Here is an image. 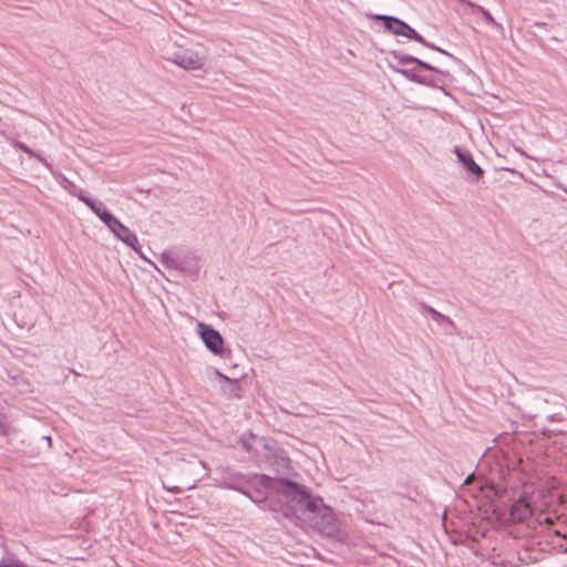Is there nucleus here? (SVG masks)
Returning <instances> with one entry per match:
<instances>
[{
  "instance_id": "16",
  "label": "nucleus",
  "mask_w": 567,
  "mask_h": 567,
  "mask_svg": "<svg viewBox=\"0 0 567 567\" xmlns=\"http://www.w3.org/2000/svg\"><path fill=\"white\" fill-rule=\"evenodd\" d=\"M478 10L482 12L486 22H488L491 24H496L493 16L489 13V11L485 10L483 7H478Z\"/></svg>"
},
{
  "instance_id": "1",
  "label": "nucleus",
  "mask_w": 567,
  "mask_h": 567,
  "mask_svg": "<svg viewBox=\"0 0 567 567\" xmlns=\"http://www.w3.org/2000/svg\"><path fill=\"white\" fill-rule=\"evenodd\" d=\"M260 483L264 487H275L277 491L282 493L296 516L303 519L306 516V508L308 506L307 501H310L311 497V494L306 489V487L287 478H281L274 484V480L267 475L260 476Z\"/></svg>"
},
{
  "instance_id": "24",
  "label": "nucleus",
  "mask_w": 567,
  "mask_h": 567,
  "mask_svg": "<svg viewBox=\"0 0 567 567\" xmlns=\"http://www.w3.org/2000/svg\"><path fill=\"white\" fill-rule=\"evenodd\" d=\"M42 439L44 441H47L49 445L51 444V437L50 436H43Z\"/></svg>"
},
{
  "instance_id": "5",
  "label": "nucleus",
  "mask_w": 567,
  "mask_h": 567,
  "mask_svg": "<svg viewBox=\"0 0 567 567\" xmlns=\"http://www.w3.org/2000/svg\"><path fill=\"white\" fill-rule=\"evenodd\" d=\"M309 524L328 536L333 535L338 530L332 509L328 506L323 508L319 517H316V519Z\"/></svg>"
},
{
  "instance_id": "26",
  "label": "nucleus",
  "mask_w": 567,
  "mask_h": 567,
  "mask_svg": "<svg viewBox=\"0 0 567 567\" xmlns=\"http://www.w3.org/2000/svg\"><path fill=\"white\" fill-rule=\"evenodd\" d=\"M555 535L558 536V537H565V535H563L558 530H555Z\"/></svg>"
},
{
  "instance_id": "11",
  "label": "nucleus",
  "mask_w": 567,
  "mask_h": 567,
  "mask_svg": "<svg viewBox=\"0 0 567 567\" xmlns=\"http://www.w3.org/2000/svg\"><path fill=\"white\" fill-rule=\"evenodd\" d=\"M511 515L518 520H524L530 515V511L522 502H517L512 506Z\"/></svg>"
},
{
  "instance_id": "19",
  "label": "nucleus",
  "mask_w": 567,
  "mask_h": 567,
  "mask_svg": "<svg viewBox=\"0 0 567 567\" xmlns=\"http://www.w3.org/2000/svg\"><path fill=\"white\" fill-rule=\"evenodd\" d=\"M447 316L441 313L440 311H437V313H434V317H432V319L434 321H436L437 323H441V322H444L445 319H446Z\"/></svg>"
},
{
  "instance_id": "21",
  "label": "nucleus",
  "mask_w": 567,
  "mask_h": 567,
  "mask_svg": "<svg viewBox=\"0 0 567 567\" xmlns=\"http://www.w3.org/2000/svg\"><path fill=\"white\" fill-rule=\"evenodd\" d=\"M82 203H84L89 208L91 206H93V204L95 203V199L91 198L90 196L85 195L82 200Z\"/></svg>"
},
{
  "instance_id": "23",
  "label": "nucleus",
  "mask_w": 567,
  "mask_h": 567,
  "mask_svg": "<svg viewBox=\"0 0 567 567\" xmlns=\"http://www.w3.org/2000/svg\"><path fill=\"white\" fill-rule=\"evenodd\" d=\"M86 194L82 190H80L78 194H76V197L79 198V200H82V198L85 196Z\"/></svg>"
},
{
  "instance_id": "14",
  "label": "nucleus",
  "mask_w": 567,
  "mask_h": 567,
  "mask_svg": "<svg viewBox=\"0 0 567 567\" xmlns=\"http://www.w3.org/2000/svg\"><path fill=\"white\" fill-rule=\"evenodd\" d=\"M444 323L446 324L445 333L453 334V331L456 329L455 322L450 317H446Z\"/></svg>"
},
{
  "instance_id": "17",
  "label": "nucleus",
  "mask_w": 567,
  "mask_h": 567,
  "mask_svg": "<svg viewBox=\"0 0 567 567\" xmlns=\"http://www.w3.org/2000/svg\"><path fill=\"white\" fill-rule=\"evenodd\" d=\"M421 309L427 313L431 315V317H434V313H437V310H435L433 307L426 305L425 302L420 301L419 302Z\"/></svg>"
},
{
  "instance_id": "4",
  "label": "nucleus",
  "mask_w": 567,
  "mask_h": 567,
  "mask_svg": "<svg viewBox=\"0 0 567 567\" xmlns=\"http://www.w3.org/2000/svg\"><path fill=\"white\" fill-rule=\"evenodd\" d=\"M166 59L185 70H199L205 63V56L192 49L176 51Z\"/></svg>"
},
{
  "instance_id": "8",
  "label": "nucleus",
  "mask_w": 567,
  "mask_h": 567,
  "mask_svg": "<svg viewBox=\"0 0 567 567\" xmlns=\"http://www.w3.org/2000/svg\"><path fill=\"white\" fill-rule=\"evenodd\" d=\"M307 508H306V516L303 517V520L307 522H313L316 517H319V514L322 513L323 508L327 506L323 504L321 497L312 496L310 497V501H307Z\"/></svg>"
},
{
  "instance_id": "7",
  "label": "nucleus",
  "mask_w": 567,
  "mask_h": 567,
  "mask_svg": "<svg viewBox=\"0 0 567 567\" xmlns=\"http://www.w3.org/2000/svg\"><path fill=\"white\" fill-rule=\"evenodd\" d=\"M116 238H118L126 246L131 247L135 251H138V239L136 235L131 231L125 225H123L120 220L115 223V225L110 229Z\"/></svg>"
},
{
  "instance_id": "12",
  "label": "nucleus",
  "mask_w": 567,
  "mask_h": 567,
  "mask_svg": "<svg viewBox=\"0 0 567 567\" xmlns=\"http://www.w3.org/2000/svg\"><path fill=\"white\" fill-rule=\"evenodd\" d=\"M16 147L21 150L22 152H24L25 154L30 155V156H33L35 157L39 162H41L42 164H44L45 166H49L48 162L45 161V158H43L41 155L34 153L28 145H25L24 143L22 142H17L16 143Z\"/></svg>"
},
{
  "instance_id": "20",
  "label": "nucleus",
  "mask_w": 567,
  "mask_h": 567,
  "mask_svg": "<svg viewBox=\"0 0 567 567\" xmlns=\"http://www.w3.org/2000/svg\"><path fill=\"white\" fill-rule=\"evenodd\" d=\"M163 261L168 265V266H172V267H176L177 268V262L175 259H172L169 258L168 256L166 255H163Z\"/></svg>"
},
{
  "instance_id": "22",
  "label": "nucleus",
  "mask_w": 567,
  "mask_h": 567,
  "mask_svg": "<svg viewBox=\"0 0 567 567\" xmlns=\"http://www.w3.org/2000/svg\"><path fill=\"white\" fill-rule=\"evenodd\" d=\"M473 478H474V474L473 473L467 475V477L464 481V485L470 484L473 481Z\"/></svg>"
},
{
  "instance_id": "25",
  "label": "nucleus",
  "mask_w": 567,
  "mask_h": 567,
  "mask_svg": "<svg viewBox=\"0 0 567 567\" xmlns=\"http://www.w3.org/2000/svg\"><path fill=\"white\" fill-rule=\"evenodd\" d=\"M217 374L223 378L224 380H227V381H230L227 377H225L224 374H221L220 372H217Z\"/></svg>"
},
{
  "instance_id": "18",
  "label": "nucleus",
  "mask_w": 567,
  "mask_h": 567,
  "mask_svg": "<svg viewBox=\"0 0 567 567\" xmlns=\"http://www.w3.org/2000/svg\"><path fill=\"white\" fill-rule=\"evenodd\" d=\"M7 433H8V429L4 423V415L0 413V434L7 435Z\"/></svg>"
},
{
  "instance_id": "6",
  "label": "nucleus",
  "mask_w": 567,
  "mask_h": 567,
  "mask_svg": "<svg viewBox=\"0 0 567 567\" xmlns=\"http://www.w3.org/2000/svg\"><path fill=\"white\" fill-rule=\"evenodd\" d=\"M454 153H455L457 159L460 161V163H462L463 167L470 174L474 175L475 181H478L483 176L484 171L481 168V166L478 164H476V162L473 159V156L470 152L463 151L462 148L456 146L454 148Z\"/></svg>"
},
{
  "instance_id": "15",
  "label": "nucleus",
  "mask_w": 567,
  "mask_h": 567,
  "mask_svg": "<svg viewBox=\"0 0 567 567\" xmlns=\"http://www.w3.org/2000/svg\"><path fill=\"white\" fill-rule=\"evenodd\" d=\"M90 209L99 217V214H101L102 210H105V206L102 202L95 200Z\"/></svg>"
},
{
  "instance_id": "9",
  "label": "nucleus",
  "mask_w": 567,
  "mask_h": 567,
  "mask_svg": "<svg viewBox=\"0 0 567 567\" xmlns=\"http://www.w3.org/2000/svg\"><path fill=\"white\" fill-rule=\"evenodd\" d=\"M393 58L398 61L400 65H405L408 63H414L419 69L429 70V71H437V69L430 63H426L413 55L404 54L400 52H392Z\"/></svg>"
},
{
  "instance_id": "3",
  "label": "nucleus",
  "mask_w": 567,
  "mask_h": 567,
  "mask_svg": "<svg viewBox=\"0 0 567 567\" xmlns=\"http://www.w3.org/2000/svg\"><path fill=\"white\" fill-rule=\"evenodd\" d=\"M197 331L204 344L212 353L223 355L224 339L219 331L204 322L197 323Z\"/></svg>"
},
{
  "instance_id": "10",
  "label": "nucleus",
  "mask_w": 567,
  "mask_h": 567,
  "mask_svg": "<svg viewBox=\"0 0 567 567\" xmlns=\"http://www.w3.org/2000/svg\"><path fill=\"white\" fill-rule=\"evenodd\" d=\"M396 72L401 73L402 75H404L406 79H409L410 81L412 82H415V83H419V84H425V85H429L431 83V79H429L427 76H424V75H421L419 72H417V68H413V69H396V68H393Z\"/></svg>"
},
{
  "instance_id": "13",
  "label": "nucleus",
  "mask_w": 567,
  "mask_h": 567,
  "mask_svg": "<svg viewBox=\"0 0 567 567\" xmlns=\"http://www.w3.org/2000/svg\"><path fill=\"white\" fill-rule=\"evenodd\" d=\"M99 218L111 229L115 223L118 220L113 214H111L106 208L99 214Z\"/></svg>"
},
{
  "instance_id": "2",
  "label": "nucleus",
  "mask_w": 567,
  "mask_h": 567,
  "mask_svg": "<svg viewBox=\"0 0 567 567\" xmlns=\"http://www.w3.org/2000/svg\"><path fill=\"white\" fill-rule=\"evenodd\" d=\"M375 20H382L383 21V27L390 31L391 33L395 34V35H403V37H406L409 39H412L421 44H423L424 47L426 48H430L432 50H435V51H439L443 54H447L450 56H452V54L447 53L446 51L435 47L434 44L432 43H429L420 33H417L412 27H410L408 23H405L404 21L395 18V17H391V16H383V14H377L374 17Z\"/></svg>"
}]
</instances>
